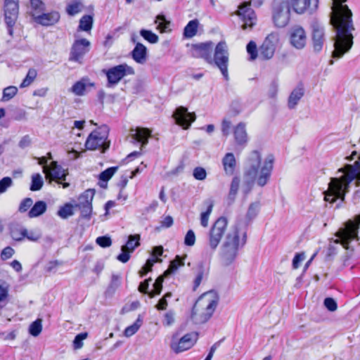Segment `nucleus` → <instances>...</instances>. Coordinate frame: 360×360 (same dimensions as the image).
I'll list each match as a JSON object with an SVG mask.
<instances>
[{"mask_svg": "<svg viewBox=\"0 0 360 360\" xmlns=\"http://www.w3.org/2000/svg\"><path fill=\"white\" fill-rule=\"evenodd\" d=\"M331 13L330 14V24L335 30L334 38V50L332 58H341L352 49L354 30L352 22V13L347 5L343 3L347 0H332Z\"/></svg>", "mask_w": 360, "mask_h": 360, "instance_id": "obj_1", "label": "nucleus"}, {"mask_svg": "<svg viewBox=\"0 0 360 360\" xmlns=\"http://www.w3.org/2000/svg\"><path fill=\"white\" fill-rule=\"evenodd\" d=\"M344 173L340 178H332L328 184V191L324 192V200L330 203H333L337 198L345 199L346 193L349 191L350 183L356 179V186L360 184V154L359 160L355 162V165H347L345 168L339 170Z\"/></svg>", "mask_w": 360, "mask_h": 360, "instance_id": "obj_2", "label": "nucleus"}, {"mask_svg": "<svg viewBox=\"0 0 360 360\" xmlns=\"http://www.w3.org/2000/svg\"><path fill=\"white\" fill-rule=\"evenodd\" d=\"M262 155L258 150H252L248 155L245 162V175L251 180H255L261 187L269 181L274 168V157L268 155L261 166Z\"/></svg>", "mask_w": 360, "mask_h": 360, "instance_id": "obj_3", "label": "nucleus"}, {"mask_svg": "<svg viewBox=\"0 0 360 360\" xmlns=\"http://www.w3.org/2000/svg\"><path fill=\"white\" fill-rule=\"evenodd\" d=\"M246 238V232L238 225L229 230L221 250V259L225 265H229L235 260L238 249L245 244Z\"/></svg>", "mask_w": 360, "mask_h": 360, "instance_id": "obj_4", "label": "nucleus"}, {"mask_svg": "<svg viewBox=\"0 0 360 360\" xmlns=\"http://www.w3.org/2000/svg\"><path fill=\"white\" fill-rule=\"evenodd\" d=\"M219 297L214 291L202 294L196 300L191 311V318L196 324L207 322L212 316L218 304Z\"/></svg>", "mask_w": 360, "mask_h": 360, "instance_id": "obj_5", "label": "nucleus"}, {"mask_svg": "<svg viewBox=\"0 0 360 360\" xmlns=\"http://www.w3.org/2000/svg\"><path fill=\"white\" fill-rule=\"evenodd\" d=\"M90 189L86 190L77 199L75 205L65 203L58 210L57 214L62 219H67L74 214L75 209H78L83 217L90 215V201L89 200Z\"/></svg>", "mask_w": 360, "mask_h": 360, "instance_id": "obj_6", "label": "nucleus"}, {"mask_svg": "<svg viewBox=\"0 0 360 360\" xmlns=\"http://www.w3.org/2000/svg\"><path fill=\"white\" fill-rule=\"evenodd\" d=\"M360 224V214L356 217L354 221H348L345 226L339 229L335 236L338 239L335 240L336 243H340L345 249H349V243L353 240H358V232Z\"/></svg>", "mask_w": 360, "mask_h": 360, "instance_id": "obj_7", "label": "nucleus"}, {"mask_svg": "<svg viewBox=\"0 0 360 360\" xmlns=\"http://www.w3.org/2000/svg\"><path fill=\"white\" fill-rule=\"evenodd\" d=\"M91 151L99 150L101 154H103L109 148L110 141H108L109 129L105 124L98 126L91 120Z\"/></svg>", "mask_w": 360, "mask_h": 360, "instance_id": "obj_8", "label": "nucleus"}, {"mask_svg": "<svg viewBox=\"0 0 360 360\" xmlns=\"http://www.w3.org/2000/svg\"><path fill=\"white\" fill-rule=\"evenodd\" d=\"M290 8L288 0H274L272 20L277 27H285L290 20Z\"/></svg>", "mask_w": 360, "mask_h": 360, "instance_id": "obj_9", "label": "nucleus"}, {"mask_svg": "<svg viewBox=\"0 0 360 360\" xmlns=\"http://www.w3.org/2000/svg\"><path fill=\"white\" fill-rule=\"evenodd\" d=\"M229 61V54L227 44L225 41H219L215 47L212 63L220 70L222 75L226 80L229 79L228 65Z\"/></svg>", "mask_w": 360, "mask_h": 360, "instance_id": "obj_10", "label": "nucleus"}, {"mask_svg": "<svg viewBox=\"0 0 360 360\" xmlns=\"http://www.w3.org/2000/svg\"><path fill=\"white\" fill-rule=\"evenodd\" d=\"M103 71L105 72L107 77L108 87H112L115 86L125 76L133 75L135 74L134 68L126 63H122L112 67Z\"/></svg>", "mask_w": 360, "mask_h": 360, "instance_id": "obj_11", "label": "nucleus"}, {"mask_svg": "<svg viewBox=\"0 0 360 360\" xmlns=\"http://www.w3.org/2000/svg\"><path fill=\"white\" fill-rule=\"evenodd\" d=\"M228 225L226 217H221L217 219L212 226L208 236V245L214 252L219 245L223 236L225 233Z\"/></svg>", "mask_w": 360, "mask_h": 360, "instance_id": "obj_12", "label": "nucleus"}, {"mask_svg": "<svg viewBox=\"0 0 360 360\" xmlns=\"http://www.w3.org/2000/svg\"><path fill=\"white\" fill-rule=\"evenodd\" d=\"M311 31L312 46L315 52H320L326 41L325 27L317 20H314L310 25Z\"/></svg>", "mask_w": 360, "mask_h": 360, "instance_id": "obj_13", "label": "nucleus"}, {"mask_svg": "<svg viewBox=\"0 0 360 360\" xmlns=\"http://www.w3.org/2000/svg\"><path fill=\"white\" fill-rule=\"evenodd\" d=\"M198 339V334L195 333H187L180 339L173 337L171 342V349L175 353L183 352L191 348Z\"/></svg>", "mask_w": 360, "mask_h": 360, "instance_id": "obj_14", "label": "nucleus"}, {"mask_svg": "<svg viewBox=\"0 0 360 360\" xmlns=\"http://www.w3.org/2000/svg\"><path fill=\"white\" fill-rule=\"evenodd\" d=\"M5 21L8 26L9 35L13 33V27L15 24L18 15V4L17 0H5L4 5Z\"/></svg>", "mask_w": 360, "mask_h": 360, "instance_id": "obj_15", "label": "nucleus"}, {"mask_svg": "<svg viewBox=\"0 0 360 360\" xmlns=\"http://www.w3.org/2000/svg\"><path fill=\"white\" fill-rule=\"evenodd\" d=\"M236 14L243 22L241 25L243 30L252 28L255 25L256 15L250 3L245 2L241 4L238 7Z\"/></svg>", "mask_w": 360, "mask_h": 360, "instance_id": "obj_16", "label": "nucleus"}, {"mask_svg": "<svg viewBox=\"0 0 360 360\" xmlns=\"http://www.w3.org/2000/svg\"><path fill=\"white\" fill-rule=\"evenodd\" d=\"M43 172L46 174V178L50 180V182L55 180L58 184H60L62 181H65L68 174V170L64 169L56 161H53L50 167H44Z\"/></svg>", "mask_w": 360, "mask_h": 360, "instance_id": "obj_17", "label": "nucleus"}, {"mask_svg": "<svg viewBox=\"0 0 360 360\" xmlns=\"http://www.w3.org/2000/svg\"><path fill=\"white\" fill-rule=\"evenodd\" d=\"M278 34L272 32L264 39L259 48V56L264 59H270L273 57L278 42Z\"/></svg>", "mask_w": 360, "mask_h": 360, "instance_id": "obj_18", "label": "nucleus"}, {"mask_svg": "<svg viewBox=\"0 0 360 360\" xmlns=\"http://www.w3.org/2000/svg\"><path fill=\"white\" fill-rule=\"evenodd\" d=\"M140 235H130L128 237L127 243L122 246V252L117 255V259L122 263L127 262L130 259V255L135 248L140 245Z\"/></svg>", "mask_w": 360, "mask_h": 360, "instance_id": "obj_19", "label": "nucleus"}, {"mask_svg": "<svg viewBox=\"0 0 360 360\" xmlns=\"http://www.w3.org/2000/svg\"><path fill=\"white\" fill-rule=\"evenodd\" d=\"M173 116L176 123L184 129H188L196 118L194 112H188V109L183 106L178 107Z\"/></svg>", "mask_w": 360, "mask_h": 360, "instance_id": "obj_20", "label": "nucleus"}, {"mask_svg": "<svg viewBox=\"0 0 360 360\" xmlns=\"http://www.w3.org/2000/svg\"><path fill=\"white\" fill-rule=\"evenodd\" d=\"M290 8L297 14L309 11L314 12L318 7V0H288Z\"/></svg>", "mask_w": 360, "mask_h": 360, "instance_id": "obj_21", "label": "nucleus"}, {"mask_svg": "<svg viewBox=\"0 0 360 360\" xmlns=\"http://www.w3.org/2000/svg\"><path fill=\"white\" fill-rule=\"evenodd\" d=\"M213 44L211 41L193 44L191 54L194 58H202L212 63V52Z\"/></svg>", "mask_w": 360, "mask_h": 360, "instance_id": "obj_22", "label": "nucleus"}, {"mask_svg": "<svg viewBox=\"0 0 360 360\" xmlns=\"http://www.w3.org/2000/svg\"><path fill=\"white\" fill-rule=\"evenodd\" d=\"M290 41L292 46L297 49H303L307 42L304 30L300 26H295L290 31Z\"/></svg>", "mask_w": 360, "mask_h": 360, "instance_id": "obj_23", "label": "nucleus"}, {"mask_svg": "<svg viewBox=\"0 0 360 360\" xmlns=\"http://www.w3.org/2000/svg\"><path fill=\"white\" fill-rule=\"evenodd\" d=\"M233 136L236 144L244 148L248 142V135L246 130V124L239 122L233 129Z\"/></svg>", "mask_w": 360, "mask_h": 360, "instance_id": "obj_24", "label": "nucleus"}, {"mask_svg": "<svg viewBox=\"0 0 360 360\" xmlns=\"http://www.w3.org/2000/svg\"><path fill=\"white\" fill-rule=\"evenodd\" d=\"M89 46V41L87 39H82L75 41L74 43L70 59L74 61L80 62V59L86 52Z\"/></svg>", "mask_w": 360, "mask_h": 360, "instance_id": "obj_25", "label": "nucleus"}, {"mask_svg": "<svg viewBox=\"0 0 360 360\" xmlns=\"http://www.w3.org/2000/svg\"><path fill=\"white\" fill-rule=\"evenodd\" d=\"M131 135L135 141L141 143V147H144L148 144V139L151 136V131L148 128L136 127L131 130Z\"/></svg>", "mask_w": 360, "mask_h": 360, "instance_id": "obj_26", "label": "nucleus"}, {"mask_svg": "<svg viewBox=\"0 0 360 360\" xmlns=\"http://www.w3.org/2000/svg\"><path fill=\"white\" fill-rule=\"evenodd\" d=\"M60 19V14L58 12L53 11L51 13H41L37 18H34L35 21L42 25L49 26L56 23Z\"/></svg>", "mask_w": 360, "mask_h": 360, "instance_id": "obj_27", "label": "nucleus"}, {"mask_svg": "<svg viewBox=\"0 0 360 360\" xmlns=\"http://www.w3.org/2000/svg\"><path fill=\"white\" fill-rule=\"evenodd\" d=\"M304 95V88L302 84H299L290 93L288 101V106L290 109H294L298 104L300 99Z\"/></svg>", "mask_w": 360, "mask_h": 360, "instance_id": "obj_28", "label": "nucleus"}, {"mask_svg": "<svg viewBox=\"0 0 360 360\" xmlns=\"http://www.w3.org/2000/svg\"><path fill=\"white\" fill-rule=\"evenodd\" d=\"M221 162L225 174L229 176L233 175L236 167V160L234 154L233 153H226Z\"/></svg>", "mask_w": 360, "mask_h": 360, "instance_id": "obj_29", "label": "nucleus"}, {"mask_svg": "<svg viewBox=\"0 0 360 360\" xmlns=\"http://www.w3.org/2000/svg\"><path fill=\"white\" fill-rule=\"evenodd\" d=\"M133 59L138 63L143 64L147 58V49L141 43L137 42L131 51Z\"/></svg>", "mask_w": 360, "mask_h": 360, "instance_id": "obj_30", "label": "nucleus"}, {"mask_svg": "<svg viewBox=\"0 0 360 360\" xmlns=\"http://www.w3.org/2000/svg\"><path fill=\"white\" fill-rule=\"evenodd\" d=\"M203 204L206 207V210L201 212L200 219L201 226L206 228L208 226L210 216L213 210L214 200L209 198L205 200Z\"/></svg>", "mask_w": 360, "mask_h": 360, "instance_id": "obj_31", "label": "nucleus"}, {"mask_svg": "<svg viewBox=\"0 0 360 360\" xmlns=\"http://www.w3.org/2000/svg\"><path fill=\"white\" fill-rule=\"evenodd\" d=\"M84 4L82 0H71L67 4L66 12L70 15H74L82 11Z\"/></svg>", "mask_w": 360, "mask_h": 360, "instance_id": "obj_32", "label": "nucleus"}, {"mask_svg": "<svg viewBox=\"0 0 360 360\" xmlns=\"http://www.w3.org/2000/svg\"><path fill=\"white\" fill-rule=\"evenodd\" d=\"M46 210V204L44 201H37L28 213L30 218L37 217L44 214Z\"/></svg>", "mask_w": 360, "mask_h": 360, "instance_id": "obj_33", "label": "nucleus"}, {"mask_svg": "<svg viewBox=\"0 0 360 360\" xmlns=\"http://www.w3.org/2000/svg\"><path fill=\"white\" fill-rule=\"evenodd\" d=\"M89 84L88 78H82L77 82L71 88V91L77 96H82L84 94L86 86Z\"/></svg>", "mask_w": 360, "mask_h": 360, "instance_id": "obj_34", "label": "nucleus"}, {"mask_svg": "<svg viewBox=\"0 0 360 360\" xmlns=\"http://www.w3.org/2000/svg\"><path fill=\"white\" fill-rule=\"evenodd\" d=\"M121 285V276L117 274H112L110 283L106 289L105 295L112 296Z\"/></svg>", "mask_w": 360, "mask_h": 360, "instance_id": "obj_35", "label": "nucleus"}, {"mask_svg": "<svg viewBox=\"0 0 360 360\" xmlns=\"http://www.w3.org/2000/svg\"><path fill=\"white\" fill-rule=\"evenodd\" d=\"M155 23L157 24V29L160 32H168L171 30L169 28L170 21L167 20L164 15H158L156 17Z\"/></svg>", "mask_w": 360, "mask_h": 360, "instance_id": "obj_36", "label": "nucleus"}, {"mask_svg": "<svg viewBox=\"0 0 360 360\" xmlns=\"http://www.w3.org/2000/svg\"><path fill=\"white\" fill-rule=\"evenodd\" d=\"M240 185V179L238 176H235L233 178L231 186H230V190L228 195V200L230 203H232L234 202L236 195L238 193V191Z\"/></svg>", "mask_w": 360, "mask_h": 360, "instance_id": "obj_37", "label": "nucleus"}, {"mask_svg": "<svg viewBox=\"0 0 360 360\" xmlns=\"http://www.w3.org/2000/svg\"><path fill=\"white\" fill-rule=\"evenodd\" d=\"M143 323V319L141 315H139L136 321L131 326L127 327L124 330V336L129 338L134 335L140 328Z\"/></svg>", "mask_w": 360, "mask_h": 360, "instance_id": "obj_38", "label": "nucleus"}, {"mask_svg": "<svg viewBox=\"0 0 360 360\" xmlns=\"http://www.w3.org/2000/svg\"><path fill=\"white\" fill-rule=\"evenodd\" d=\"M10 233L14 240L22 241L25 238L26 229L19 226H13L11 228Z\"/></svg>", "mask_w": 360, "mask_h": 360, "instance_id": "obj_39", "label": "nucleus"}, {"mask_svg": "<svg viewBox=\"0 0 360 360\" xmlns=\"http://www.w3.org/2000/svg\"><path fill=\"white\" fill-rule=\"evenodd\" d=\"M30 13L34 19L44 10V4L41 0H30Z\"/></svg>", "mask_w": 360, "mask_h": 360, "instance_id": "obj_40", "label": "nucleus"}, {"mask_svg": "<svg viewBox=\"0 0 360 360\" xmlns=\"http://www.w3.org/2000/svg\"><path fill=\"white\" fill-rule=\"evenodd\" d=\"M198 27V20H193L189 21L184 28V34L186 38H191L197 33Z\"/></svg>", "mask_w": 360, "mask_h": 360, "instance_id": "obj_41", "label": "nucleus"}, {"mask_svg": "<svg viewBox=\"0 0 360 360\" xmlns=\"http://www.w3.org/2000/svg\"><path fill=\"white\" fill-rule=\"evenodd\" d=\"M184 265V259L179 255L176 256L175 259L170 262L169 268L165 272V275L167 276L174 274L180 266Z\"/></svg>", "mask_w": 360, "mask_h": 360, "instance_id": "obj_42", "label": "nucleus"}, {"mask_svg": "<svg viewBox=\"0 0 360 360\" xmlns=\"http://www.w3.org/2000/svg\"><path fill=\"white\" fill-rule=\"evenodd\" d=\"M37 76V71L34 68L29 69L25 79L22 80L20 85V88H25L29 86L36 79Z\"/></svg>", "mask_w": 360, "mask_h": 360, "instance_id": "obj_43", "label": "nucleus"}, {"mask_svg": "<svg viewBox=\"0 0 360 360\" xmlns=\"http://www.w3.org/2000/svg\"><path fill=\"white\" fill-rule=\"evenodd\" d=\"M18 93V88L9 86L4 89L1 101L6 102L12 99Z\"/></svg>", "mask_w": 360, "mask_h": 360, "instance_id": "obj_44", "label": "nucleus"}, {"mask_svg": "<svg viewBox=\"0 0 360 360\" xmlns=\"http://www.w3.org/2000/svg\"><path fill=\"white\" fill-rule=\"evenodd\" d=\"M44 184L43 179L39 174H33L32 176V184L30 190L32 191H39Z\"/></svg>", "mask_w": 360, "mask_h": 360, "instance_id": "obj_45", "label": "nucleus"}, {"mask_svg": "<svg viewBox=\"0 0 360 360\" xmlns=\"http://www.w3.org/2000/svg\"><path fill=\"white\" fill-rule=\"evenodd\" d=\"M140 34L144 39L151 44L157 43L159 39L158 36L150 30L142 29L140 31Z\"/></svg>", "mask_w": 360, "mask_h": 360, "instance_id": "obj_46", "label": "nucleus"}, {"mask_svg": "<svg viewBox=\"0 0 360 360\" xmlns=\"http://www.w3.org/2000/svg\"><path fill=\"white\" fill-rule=\"evenodd\" d=\"M41 322V319H38L30 326L29 332L32 336L37 337L41 333L42 330Z\"/></svg>", "mask_w": 360, "mask_h": 360, "instance_id": "obj_47", "label": "nucleus"}, {"mask_svg": "<svg viewBox=\"0 0 360 360\" xmlns=\"http://www.w3.org/2000/svg\"><path fill=\"white\" fill-rule=\"evenodd\" d=\"M164 281V276H160L158 277L153 284V290L149 292V296L150 297H154L155 295L160 294L162 288V283Z\"/></svg>", "mask_w": 360, "mask_h": 360, "instance_id": "obj_48", "label": "nucleus"}, {"mask_svg": "<svg viewBox=\"0 0 360 360\" xmlns=\"http://www.w3.org/2000/svg\"><path fill=\"white\" fill-rule=\"evenodd\" d=\"M161 262V259H148L145 265L141 268V269L139 271V274L141 277H143L147 274L148 271H150L152 270V267L155 262Z\"/></svg>", "mask_w": 360, "mask_h": 360, "instance_id": "obj_49", "label": "nucleus"}, {"mask_svg": "<svg viewBox=\"0 0 360 360\" xmlns=\"http://www.w3.org/2000/svg\"><path fill=\"white\" fill-rule=\"evenodd\" d=\"M117 170V167H112L108 168L99 174V180H104V181H108L113 176Z\"/></svg>", "mask_w": 360, "mask_h": 360, "instance_id": "obj_50", "label": "nucleus"}, {"mask_svg": "<svg viewBox=\"0 0 360 360\" xmlns=\"http://www.w3.org/2000/svg\"><path fill=\"white\" fill-rule=\"evenodd\" d=\"M88 337L87 333H82L76 335L75 340L73 341V347L75 349H78L82 348L83 346V341L86 340Z\"/></svg>", "mask_w": 360, "mask_h": 360, "instance_id": "obj_51", "label": "nucleus"}, {"mask_svg": "<svg viewBox=\"0 0 360 360\" xmlns=\"http://www.w3.org/2000/svg\"><path fill=\"white\" fill-rule=\"evenodd\" d=\"M247 52L250 55V59L251 60H255L257 57V48L255 42L250 41L247 45Z\"/></svg>", "mask_w": 360, "mask_h": 360, "instance_id": "obj_52", "label": "nucleus"}, {"mask_svg": "<svg viewBox=\"0 0 360 360\" xmlns=\"http://www.w3.org/2000/svg\"><path fill=\"white\" fill-rule=\"evenodd\" d=\"M193 176L196 180L203 181L207 177V172L203 167H197L193 169Z\"/></svg>", "mask_w": 360, "mask_h": 360, "instance_id": "obj_53", "label": "nucleus"}, {"mask_svg": "<svg viewBox=\"0 0 360 360\" xmlns=\"http://www.w3.org/2000/svg\"><path fill=\"white\" fill-rule=\"evenodd\" d=\"M96 243L101 248H108L112 245V240L107 236H100L96 238Z\"/></svg>", "mask_w": 360, "mask_h": 360, "instance_id": "obj_54", "label": "nucleus"}, {"mask_svg": "<svg viewBox=\"0 0 360 360\" xmlns=\"http://www.w3.org/2000/svg\"><path fill=\"white\" fill-rule=\"evenodd\" d=\"M195 243V235L193 230H188L184 238V244L187 246H193Z\"/></svg>", "mask_w": 360, "mask_h": 360, "instance_id": "obj_55", "label": "nucleus"}, {"mask_svg": "<svg viewBox=\"0 0 360 360\" xmlns=\"http://www.w3.org/2000/svg\"><path fill=\"white\" fill-rule=\"evenodd\" d=\"M79 29L84 31L90 30V15H85L81 18Z\"/></svg>", "mask_w": 360, "mask_h": 360, "instance_id": "obj_56", "label": "nucleus"}, {"mask_svg": "<svg viewBox=\"0 0 360 360\" xmlns=\"http://www.w3.org/2000/svg\"><path fill=\"white\" fill-rule=\"evenodd\" d=\"M175 313L173 311H167L164 316L163 325L166 326H172L174 323Z\"/></svg>", "mask_w": 360, "mask_h": 360, "instance_id": "obj_57", "label": "nucleus"}, {"mask_svg": "<svg viewBox=\"0 0 360 360\" xmlns=\"http://www.w3.org/2000/svg\"><path fill=\"white\" fill-rule=\"evenodd\" d=\"M41 237V234L39 231H28L26 229L25 238L31 241H37Z\"/></svg>", "mask_w": 360, "mask_h": 360, "instance_id": "obj_58", "label": "nucleus"}, {"mask_svg": "<svg viewBox=\"0 0 360 360\" xmlns=\"http://www.w3.org/2000/svg\"><path fill=\"white\" fill-rule=\"evenodd\" d=\"M15 253V250L10 246L4 248L1 252V258L2 260H6L13 257Z\"/></svg>", "mask_w": 360, "mask_h": 360, "instance_id": "obj_59", "label": "nucleus"}, {"mask_svg": "<svg viewBox=\"0 0 360 360\" xmlns=\"http://www.w3.org/2000/svg\"><path fill=\"white\" fill-rule=\"evenodd\" d=\"M12 182L10 177H4L0 180V193H4L12 185Z\"/></svg>", "mask_w": 360, "mask_h": 360, "instance_id": "obj_60", "label": "nucleus"}, {"mask_svg": "<svg viewBox=\"0 0 360 360\" xmlns=\"http://www.w3.org/2000/svg\"><path fill=\"white\" fill-rule=\"evenodd\" d=\"M259 210V204L258 203H252L248 210L247 217L250 219H253L257 214Z\"/></svg>", "mask_w": 360, "mask_h": 360, "instance_id": "obj_61", "label": "nucleus"}, {"mask_svg": "<svg viewBox=\"0 0 360 360\" xmlns=\"http://www.w3.org/2000/svg\"><path fill=\"white\" fill-rule=\"evenodd\" d=\"M231 128V122L229 120L224 119L221 122V132L225 136H227L230 134Z\"/></svg>", "mask_w": 360, "mask_h": 360, "instance_id": "obj_62", "label": "nucleus"}, {"mask_svg": "<svg viewBox=\"0 0 360 360\" xmlns=\"http://www.w3.org/2000/svg\"><path fill=\"white\" fill-rule=\"evenodd\" d=\"M305 259L304 252L297 253L292 259V267L295 269L299 268L300 263Z\"/></svg>", "mask_w": 360, "mask_h": 360, "instance_id": "obj_63", "label": "nucleus"}, {"mask_svg": "<svg viewBox=\"0 0 360 360\" xmlns=\"http://www.w3.org/2000/svg\"><path fill=\"white\" fill-rule=\"evenodd\" d=\"M324 305L330 311H335L338 307L336 302L331 297H327L325 299Z\"/></svg>", "mask_w": 360, "mask_h": 360, "instance_id": "obj_64", "label": "nucleus"}]
</instances>
